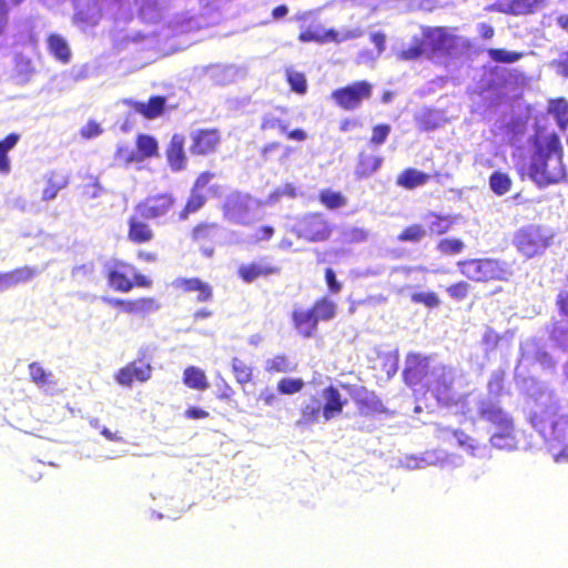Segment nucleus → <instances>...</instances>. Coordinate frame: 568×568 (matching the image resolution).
<instances>
[{
  "label": "nucleus",
  "instance_id": "f257e3e1",
  "mask_svg": "<svg viewBox=\"0 0 568 568\" xmlns=\"http://www.w3.org/2000/svg\"><path fill=\"white\" fill-rule=\"evenodd\" d=\"M529 176L540 187L559 183L566 176L562 146L556 135L537 143L530 160Z\"/></svg>",
  "mask_w": 568,
  "mask_h": 568
},
{
  "label": "nucleus",
  "instance_id": "f03ea898",
  "mask_svg": "<svg viewBox=\"0 0 568 568\" xmlns=\"http://www.w3.org/2000/svg\"><path fill=\"white\" fill-rule=\"evenodd\" d=\"M529 422L550 447L568 437V407L559 405L551 397L536 404Z\"/></svg>",
  "mask_w": 568,
  "mask_h": 568
},
{
  "label": "nucleus",
  "instance_id": "7ed1b4c3",
  "mask_svg": "<svg viewBox=\"0 0 568 568\" xmlns=\"http://www.w3.org/2000/svg\"><path fill=\"white\" fill-rule=\"evenodd\" d=\"M555 232L539 224H527L519 227L513 237V245L526 258L542 255L554 244Z\"/></svg>",
  "mask_w": 568,
  "mask_h": 568
},
{
  "label": "nucleus",
  "instance_id": "20e7f679",
  "mask_svg": "<svg viewBox=\"0 0 568 568\" xmlns=\"http://www.w3.org/2000/svg\"><path fill=\"white\" fill-rule=\"evenodd\" d=\"M256 207V201L248 194L234 192L225 200L224 216L233 223L247 225L255 220Z\"/></svg>",
  "mask_w": 568,
  "mask_h": 568
},
{
  "label": "nucleus",
  "instance_id": "39448f33",
  "mask_svg": "<svg viewBox=\"0 0 568 568\" xmlns=\"http://www.w3.org/2000/svg\"><path fill=\"white\" fill-rule=\"evenodd\" d=\"M292 231L297 237L314 243L328 240L332 226L322 214L312 213L300 217Z\"/></svg>",
  "mask_w": 568,
  "mask_h": 568
},
{
  "label": "nucleus",
  "instance_id": "423d86ee",
  "mask_svg": "<svg viewBox=\"0 0 568 568\" xmlns=\"http://www.w3.org/2000/svg\"><path fill=\"white\" fill-rule=\"evenodd\" d=\"M458 266L462 274L471 281L500 280L505 274L501 264L496 260H470L459 262Z\"/></svg>",
  "mask_w": 568,
  "mask_h": 568
},
{
  "label": "nucleus",
  "instance_id": "0eeeda50",
  "mask_svg": "<svg viewBox=\"0 0 568 568\" xmlns=\"http://www.w3.org/2000/svg\"><path fill=\"white\" fill-rule=\"evenodd\" d=\"M435 361L430 356H422L418 353H410L406 357L404 378L408 386H414L425 381L430 387V371Z\"/></svg>",
  "mask_w": 568,
  "mask_h": 568
},
{
  "label": "nucleus",
  "instance_id": "6e6552de",
  "mask_svg": "<svg viewBox=\"0 0 568 568\" xmlns=\"http://www.w3.org/2000/svg\"><path fill=\"white\" fill-rule=\"evenodd\" d=\"M372 95V85L366 81L355 82L333 91L332 98L345 110L357 109L364 99Z\"/></svg>",
  "mask_w": 568,
  "mask_h": 568
},
{
  "label": "nucleus",
  "instance_id": "1a4fd4ad",
  "mask_svg": "<svg viewBox=\"0 0 568 568\" xmlns=\"http://www.w3.org/2000/svg\"><path fill=\"white\" fill-rule=\"evenodd\" d=\"M103 273L113 290L120 292L132 290L131 275H134V266L119 260H109L103 265Z\"/></svg>",
  "mask_w": 568,
  "mask_h": 568
},
{
  "label": "nucleus",
  "instance_id": "9d476101",
  "mask_svg": "<svg viewBox=\"0 0 568 568\" xmlns=\"http://www.w3.org/2000/svg\"><path fill=\"white\" fill-rule=\"evenodd\" d=\"M374 369L378 371L379 379H389L398 369V352L397 349L385 351L373 349L368 355Z\"/></svg>",
  "mask_w": 568,
  "mask_h": 568
},
{
  "label": "nucleus",
  "instance_id": "9b49d317",
  "mask_svg": "<svg viewBox=\"0 0 568 568\" xmlns=\"http://www.w3.org/2000/svg\"><path fill=\"white\" fill-rule=\"evenodd\" d=\"M173 206V199L170 195L162 194L146 199L135 207V212L141 219L152 220L165 215Z\"/></svg>",
  "mask_w": 568,
  "mask_h": 568
},
{
  "label": "nucleus",
  "instance_id": "f8f14e48",
  "mask_svg": "<svg viewBox=\"0 0 568 568\" xmlns=\"http://www.w3.org/2000/svg\"><path fill=\"white\" fill-rule=\"evenodd\" d=\"M151 366L142 359L134 361L120 369L116 381L121 386L132 387L134 382H144L151 377Z\"/></svg>",
  "mask_w": 568,
  "mask_h": 568
},
{
  "label": "nucleus",
  "instance_id": "ddd939ff",
  "mask_svg": "<svg viewBox=\"0 0 568 568\" xmlns=\"http://www.w3.org/2000/svg\"><path fill=\"white\" fill-rule=\"evenodd\" d=\"M547 0H501L495 8L501 13L526 16L544 9Z\"/></svg>",
  "mask_w": 568,
  "mask_h": 568
},
{
  "label": "nucleus",
  "instance_id": "4468645a",
  "mask_svg": "<svg viewBox=\"0 0 568 568\" xmlns=\"http://www.w3.org/2000/svg\"><path fill=\"white\" fill-rule=\"evenodd\" d=\"M193 154L205 155L214 152L220 143V133L217 130H194L191 133Z\"/></svg>",
  "mask_w": 568,
  "mask_h": 568
},
{
  "label": "nucleus",
  "instance_id": "2eb2a0df",
  "mask_svg": "<svg viewBox=\"0 0 568 568\" xmlns=\"http://www.w3.org/2000/svg\"><path fill=\"white\" fill-rule=\"evenodd\" d=\"M497 430L491 435L490 443L499 449H510L516 445V429L514 419L509 416L495 425Z\"/></svg>",
  "mask_w": 568,
  "mask_h": 568
},
{
  "label": "nucleus",
  "instance_id": "dca6fc26",
  "mask_svg": "<svg viewBox=\"0 0 568 568\" xmlns=\"http://www.w3.org/2000/svg\"><path fill=\"white\" fill-rule=\"evenodd\" d=\"M40 271L37 267L23 266L11 272H0V292L10 290L21 283H27L37 276Z\"/></svg>",
  "mask_w": 568,
  "mask_h": 568
},
{
  "label": "nucleus",
  "instance_id": "f3484780",
  "mask_svg": "<svg viewBox=\"0 0 568 568\" xmlns=\"http://www.w3.org/2000/svg\"><path fill=\"white\" fill-rule=\"evenodd\" d=\"M162 38H168V34L162 37L155 29H148L139 31L129 37V41L141 50L160 52L162 50Z\"/></svg>",
  "mask_w": 568,
  "mask_h": 568
},
{
  "label": "nucleus",
  "instance_id": "a211bd4d",
  "mask_svg": "<svg viewBox=\"0 0 568 568\" xmlns=\"http://www.w3.org/2000/svg\"><path fill=\"white\" fill-rule=\"evenodd\" d=\"M478 415L481 419L493 424L494 426L509 417L500 406L499 400L495 398L480 400L478 405Z\"/></svg>",
  "mask_w": 568,
  "mask_h": 568
},
{
  "label": "nucleus",
  "instance_id": "6ab92c4d",
  "mask_svg": "<svg viewBox=\"0 0 568 568\" xmlns=\"http://www.w3.org/2000/svg\"><path fill=\"white\" fill-rule=\"evenodd\" d=\"M425 45H430L434 50L448 51L454 44V37L446 28L428 29L424 33Z\"/></svg>",
  "mask_w": 568,
  "mask_h": 568
},
{
  "label": "nucleus",
  "instance_id": "aec40b11",
  "mask_svg": "<svg viewBox=\"0 0 568 568\" xmlns=\"http://www.w3.org/2000/svg\"><path fill=\"white\" fill-rule=\"evenodd\" d=\"M136 151H131L126 156V162H141L145 158L153 156L158 153V142L154 138L140 134L136 140Z\"/></svg>",
  "mask_w": 568,
  "mask_h": 568
},
{
  "label": "nucleus",
  "instance_id": "412c9836",
  "mask_svg": "<svg viewBox=\"0 0 568 568\" xmlns=\"http://www.w3.org/2000/svg\"><path fill=\"white\" fill-rule=\"evenodd\" d=\"M168 162L172 170L180 171L185 168L186 156L184 152V138L174 134L166 150Z\"/></svg>",
  "mask_w": 568,
  "mask_h": 568
},
{
  "label": "nucleus",
  "instance_id": "4be33fe9",
  "mask_svg": "<svg viewBox=\"0 0 568 568\" xmlns=\"http://www.w3.org/2000/svg\"><path fill=\"white\" fill-rule=\"evenodd\" d=\"M456 375V371L453 367L435 363L430 371V385L436 383L437 390L440 388L448 390L453 386Z\"/></svg>",
  "mask_w": 568,
  "mask_h": 568
},
{
  "label": "nucleus",
  "instance_id": "5701e85b",
  "mask_svg": "<svg viewBox=\"0 0 568 568\" xmlns=\"http://www.w3.org/2000/svg\"><path fill=\"white\" fill-rule=\"evenodd\" d=\"M176 288L185 292H199L197 301L206 302L212 298V288L209 284L202 282L200 278H176L173 283Z\"/></svg>",
  "mask_w": 568,
  "mask_h": 568
},
{
  "label": "nucleus",
  "instance_id": "b1692460",
  "mask_svg": "<svg viewBox=\"0 0 568 568\" xmlns=\"http://www.w3.org/2000/svg\"><path fill=\"white\" fill-rule=\"evenodd\" d=\"M432 399L436 400L440 406L447 408H455L456 414L465 415L469 410L466 403L465 395H459L458 398H453L454 393H429Z\"/></svg>",
  "mask_w": 568,
  "mask_h": 568
},
{
  "label": "nucleus",
  "instance_id": "393cba45",
  "mask_svg": "<svg viewBox=\"0 0 568 568\" xmlns=\"http://www.w3.org/2000/svg\"><path fill=\"white\" fill-rule=\"evenodd\" d=\"M293 322L296 329L305 337H310L312 335L318 323L312 310L295 311L293 313Z\"/></svg>",
  "mask_w": 568,
  "mask_h": 568
},
{
  "label": "nucleus",
  "instance_id": "a878e982",
  "mask_svg": "<svg viewBox=\"0 0 568 568\" xmlns=\"http://www.w3.org/2000/svg\"><path fill=\"white\" fill-rule=\"evenodd\" d=\"M129 239L134 243H145L153 239V232L150 226L136 216H131L129 221Z\"/></svg>",
  "mask_w": 568,
  "mask_h": 568
},
{
  "label": "nucleus",
  "instance_id": "bb28decb",
  "mask_svg": "<svg viewBox=\"0 0 568 568\" xmlns=\"http://www.w3.org/2000/svg\"><path fill=\"white\" fill-rule=\"evenodd\" d=\"M160 307L161 305L155 298L143 297L130 301V304H126V313L146 316L158 312Z\"/></svg>",
  "mask_w": 568,
  "mask_h": 568
},
{
  "label": "nucleus",
  "instance_id": "cd10ccee",
  "mask_svg": "<svg viewBox=\"0 0 568 568\" xmlns=\"http://www.w3.org/2000/svg\"><path fill=\"white\" fill-rule=\"evenodd\" d=\"M48 49L55 59L63 63L70 61L71 51L68 42L59 34H51L48 38Z\"/></svg>",
  "mask_w": 568,
  "mask_h": 568
},
{
  "label": "nucleus",
  "instance_id": "c85d7f7f",
  "mask_svg": "<svg viewBox=\"0 0 568 568\" xmlns=\"http://www.w3.org/2000/svg\"><path fill=\"white\" fill-rule=\"evenodd\" d=\"M278 270L275 267H271L263 263H252L247 265H242L239 270L240 276L245 282H253L255 278L262 275L277 273Z\"/></svg>",
  "mask_w": 568,
  "mask_h": 568
},
{
  "label": "nucleus",
  "instance_id": "c756f323",
  "mask_svg": "<svg viewBox=\"0 0 568 568\" xmlns=\"http://www.w3.org/2000/svg\"><path fill=\"white\" fill-rule=\"evenodd\" d=\"M382 162L383 159L381 156L361 153L356 174L359 178H368L379 169Z\"/></svg>",
  "mask_w": 568,
  "mask_h": 568
},
{
  "label": "nucleus",
  "instance_id": "7c9ffc66",
  "mask_svg": "<svg viewBox=\"0 0 568 568\" xmlns=\"http://www.w3.org/2000/svg\"><path fill=\"white\" fill-rule=\"evenodd\" d=\"M29 375L38 387H50L55 385L54 375L50 371H45L38 362L29 365Z\"/></svg>",
  "mask_w": 568,
  "mask_h": 568
},
{
  "label": "nucleus",
  "instance_id": "2f4dec72",
  "mask_svg": "<svg viewBox=\"0 0 568 568\" xmlns=\"http://www.w3.org/2000/svg\"><path fill=\"white\" fill-rule=\"evenodd\" d=\"M333 34V29H325L321 24L311 26L305 31H303L298 39L302 42H318V43H327L331 42V36Z\"/></svg>",
  "mask_w": 568,
  "mask_h": 568
},
{
  "label": "nucleus",
  "instance_id": "473e14b6",
  "mask_svg": "<svg viewBox=\"0 0 568 568\" xmlns=\"http://www.w3.org/2000/svg\"><path fill=\"white\" fill-rule=\"evenodd\" d=\"M140 4V17L142 20L155 23L162 17V6L159 0H135Z\"/></svg>",
  "mask_w": 568,
  "mask_h": 568
},
{
  "label": "nucleus",
  "instance_id": "72a5a7b5",
  "mask_svg": "<svg viewBox=\"0 0 568 568\" xmlns=\"http://www.w3.org/2000/svg\"><path fill=\"white\" fill-rule=\"evenodd\" d=\"M429 180V175L415 169L405 170L397 179V184L406 189H414L424 185Z\"/></svg>",
  "mask_w": 568,
  "mask_h": 568
},
{
  "label": "nucleus",
  "instance_id": "f704fd0d",
  "mask_svg": "<svg viewBox=\"0 0 568 568\" xmlns=\"http://www.w3.org/2000/svg\"><path fill=\"white\" fill-rule=\"evenodd\" d=\"M209 73L217 84L225 85L236 79L239 69L234 65H214Z\"/></svg>",
  "mask_w": 568,
  "mask_h": 568
},
{
  "label": "nucleus",
  "instance_id": "c9c22d12",
  "mask_svg": "<svg viewBox=\"0 0 568 568\" xmlns=\"http://www.w3.org/2000/svg\"><path fill=\"white\" fill-rule=\"evenodd\" d=\"M523 351L524 357H526V359H528V354L530 353V351H532V359L538 362L544 368H552L555 366L552 357L545 349L539 347L538 344L534 341L531 344L527 343L523 347Z\"/></svg>",
  "mask_w": 568,
  "mask_h": 568
},
{
  "label": "nucleus",
  "instance_id": "e433bc0d",
  "mask_svg": "<svg viewBox=\"0 0 568 568\" xmlns=\"http://www.w3.org/2000/svg\"><path fill=\"white\" fill-rule=\"evenodd\" d=\"M164 104V98L153 97L146 104L143 102L135 103V110L143 114L145 118L153 119L162 112Z\"/></svg>",
  "mask_w": 568,
  "mask_h": 568
},
{
  "label": "nucleus",
  "instance_id": "4c0bfd02",
  "mask_svg": "<svg viewBox=\"0 0 568 568\" xmlns=\"http://www.w3.org/2000/svg\"><path fill=\"white\" fill-rule=\"evenodd\" d=\"M418 128L423 131H430L438 126L440 116L436 111L429 109H422L416 114Z\"/></svg>",
  "mask_w": 568,
  "mask_h": 568
},
{
  "label": "nucleus",
  "instance_id": "58836bf2",
  "mask_svg": "<svg viewBox=\"0 0 568 568\" xmlns=\"http://www.w3.org/2000/svg\"><path fill=\"white\" fill-rule=\"evenodd\" d=\"M489 186L497 195L506 194L511 186L510 178L501 172H494L489 178Z\"/></svg>",
  "mask_w": 568,
  "mask_h": 568
},
{
  "label": "nucleus",
  "instance_id": "ea45409f",
  "mask_svg": "<svg viewBox=\"0 0 568 568\" xmlns=\"http://www.w3.org/2000/svg\"><path fill=\"white\" fill-rule=\"evenodd\" d=\"M184 383L190 388H206V377L203 371L196 367H189L184 372Z\"/></svg>",
  "mask_w": 568,
  "mask_h": 568
},
{
  "label": "nucleus",
  "instance_id": "a19ab883",
  "mask_svg": "<svg viewBox=\"0 0 568 568\" xmlns=\"http://www.w3.org/2000/svg\"><path fill=\"white\" fill-rule=\"evenodd\" d=\"M295 368V364L284 355H277L265 362V369L267 372L287 373Z\"/></svg>",
  "mask_w": 568,
  "mask_h": 568
},
{
  "label": "nucleus",
  "instance_id": "79ce46f5",
  "mask_svg": "<svg viewBox=\"0 0 568 568\" xmlns=\"http://www.w3.org/2000/svg\"><path fill=\"white\" fill-rule=\"evenodd\" d=\"M68 184V180L64 176L51 175L48 180V185L42 192L43 201H51L57 197L58 192L64 189Z\"/></svg>",
  "mask_w": 568,
  "mask_h": 568
},
{
  "label": "nucleus",
  "instance_id": "37998d69",
  "mask_svg": "<svg viewBox=\"0 0 568 568\" xmlns=\"http://www.w3.org/2000/svg\"><path fill=\"white\" fill-rule=\"evenodd\" d=\"M335 310L336 305L324 298L317 302L312 311L314 312L317 321H328L335 316Z\"/></svg>",
  "mask_w": 568,
  "mask_h": 568
},
{
  "label": "nucleus",
  "instance_id": "c03bdc74",
  "mask_svg": "<svg viewBox=\"0 0 568 568\" xmlns=\"http://www.w3.org/2000/svg\"><path fill=\"white\" fill-rule=\"evenodd\" d=\"M364 34L362 28H341L339 30L333 29V34L331 36V42L341 43L347 40H353L361 38Z\"/></svg>",
  "mask_w": 568,
  "mask_h": 568
},
{
  "label": "nucleus",
  "instance_id": "a18cd8bd",
  "mask_svg": "<svg viewBox=\"0 0 568 568\" xmlns=\"http://www.w3.org/2000/svg\"><path fill=\"white\" fill-rule=\"evenodd\" d=\"M551 338L560 348L568 352V322L556 323L551 331Z\"/></svg>",
  "mask_w": 568,
  "mask_h": 568
},
{
  "label": "nucleus",
  "instance_id": "49530a36",
  "mask_svg": "<svg viewBox=\"0 0 568 568\" xmlns=\"http://www.w3.org/2000/svg\"><path fill=\"white\" fill-rule=\"evenodd\" d=\"M488 55L491 60L501 63H513L521 58V53L508 51L505 49H489Z\"/></svg>",
  "mask_w": 568,
  "mask_h": 568
},
{
  "label": "nucleus",
  "instance_id": "de8ad7c7",
  "mask_svg": "<svg viewBox=\"0 0 568 568\" xmlns=\"http://www.w3.org/2000/svg\"><path fill=\"white\" fill-rule=\"evenodd\" d=\"M426 235V231L420 225H410L405 229L399 235L398 241L400 242H419Z\"/></svg>",
  "mask_w": 568,
  "mask_h": 568
},
{
  "label": "nucleus",
  "instance_id": "09e8293b",
  "mask_svg": "<svg viewBox=\"0 0 568 568\" xmlns=\"http://www.w3.org/2000/svg\"><path fill=\"white\" fill-rule=\"evenodd\" d=\"M262 130H278L280 132L284 133L288 129V123L281 120L273 113H267L262 119L261 124Z\"/></svg>",
  "mask_w": 568,
  "mask_h": 568
},
{
  "label": "nucleus",
  "instance_id": "8fccbe9b",
  "mask_svg": "<svg viewBox=\"0 0 568 568\" xmlns=\"http://www.w3.org/2000/svg\"><path fill=\"white\" fill-rule=\"evenodd\" d=\"M233 372L236 381L240 384L247 383L252 377V368L247 366L243 361L234 358L232 363Z\"/></svg>",
  "mask_w": 568,
  "mask_h": 568
},
{
  "label": "nucleus",
  "instance_id": "3c124183",
  "mask_svg": "<svg viewBox=\"0 0 568 568\" xmlns=\"http://www.w3.org/2000/svg\"><path fill=\"white\" fill-rule=\"evenodd\" d=\"M287 81L292 88L293 91L297 93H305L306 92V79L303 73L294 71V70H287L286 71Z\"/></svg>",
  "mask_w": 568,
  "mask_h": 568
},
{
  "label": "nucleus",
  "instance_id": "603ef678",
  "mask_svg": "<svg viewBox=\"0 0 568 568\" xmlns=\"http://www.w3.org/2000/svg\"><path fill=\"white\" fill-rule=\"evenodd\" d=\"M454 437L457 439L458 445L467 450H469L471 454H474L478 448L479 444L476 439L467 435L462 429H454L452 430Z\"/></svg>",
  "mask_w": 568,
  "mask_h": 568
},
{
  "label": "nucleus",
  "instance_id": "864d4df0",
  "mask_svg": "<svg viewBox=\"0 0 568 568\" xmlns=\"http://www.w3.org/2000/svg\"><path fill=\"white\" fill-rule=\"evenodd\" d=\"M205 201H206V199L203 194H201L197 191L192 190L191 197L189 199V201L185 205V209L181 214V219H186L189 213L196 212L199 209H201L204 205Z\"/></svg>",
  "mask_w": 568,
  "mask_h": 568
},
{
  "label": "nucleus",
  "instance_id": "5fc2aeb1",
  "mask_svg": "<svg viewBox=\"0 0 568 568\" xmlns=\"http://www.w3.org/2000/svg\"><path fill=\"white\" fill-rule=\"evenodd\" d=\"M321 201L328 209H338L346 204L345 197L341 193L324 191L321 193Z\"/></svg>",
  "mask_w": 568,
  "mask_h": 568
},
{
  "label": "nucleus",
  "instance_id": "6e6d98bb",
  "mask_svg": "<svg viewBox=\"0 0 568 568\" xmlns=\"http://www.w3.org/2000/svg\"><path fill=\"white\" fill-rule=\"evenodd\" d=\"M426 52V45L424 41L416 42L407 49L399 52L398 59L400 60H416Z\"/></svg>",
  "mask_w": 568,
  "mask_h": 568
},
{
  "label": "nucleus",
  "instance_id": "4d7b16f0",
  "mask_svg": "<svg viewBox=\"0 0 568 568\" xmlns=\"http://www.w3.org/2000/svg\"><path fill=\"white\" fill-rule=\"evenodd\" d=\"M463 248L464 243L457 239H445L438 243V250L444 254H458Z\"/></svg>",
  "mask_w": 568,
  "mask_h": 568
},
{
  "label": "nucleus",
  "instance_id": "13d9d810",
  "mask_svg": "<svg viewBox=\"0 0 568 568\" xmlns=\"http://www.w3.org/2000/svg\"><path fill=\"white\" fill-rule=\"evenodd\" d=\"M432 217L434 220L430 221L429 225H428L430 232L440 235V234L446 233L449 230L452 221L448 217H446V216H438V215H435V214H432Z\"/></svg>",
  "mask_w": 568,
  "mask_h": 568
},
{
  "label": "nucleus",
  "instance_id": "bf43d9fd",
  "mask_svg": "<svg viewBox=\"0 0 568 568\" xmlns=\"http://www.w3.org/2000/svg\"><path fill=\"white\" fill-rule=\"evenodd\" d=\"M550 68L559 75L568 78V50L550 62Z\"/></svg>",
  "mask_w": 568,
  "mask_h": 568
},
{
  "label": "nucleus",
  "instance_id": "052dcab7",
  "mask_svg": "<svg viewBox=\"0 0 568 568\" xmlns=\"http://www.w3.org/2000/svg\"><path fill=\"white\" fill-rule=\"evenodd\" d=\"M412 301L415 303H422L428 307H436L440 303L438 296L433 292L414 293L412 295Z\"/></svg>",
  "mask_w": 568,
  "mask_h": 568
},
{
  "label": "nucleus",
  "instance_id": "680f3d73",
  "mask_svg": "<svg viewBox=\"0 0 568 568\" xmlns=\"http://www.w3.org/2000/svg\"><path fill=\"white\" fill-rule=\"evenodd\" d=\"M367 239V232L359 227H351L343 232V241L346 243H359Z\"/></svg>",
  "mask_w": 568,
  "mask_h": 568
},
{
  "label": "nucleus",
  "instance_id": "e2e57ef3",
  "mask_svg": "<svg viewBox=\"0 0 568 568\" xmlns=\"http://www.w3.org/2000/svg\"><path fill=\"white\" fill-rule=\"evenodd\" d=\"M470 285L467 282H459L457 284L450 285L447 288L448 295L456 300V301H463L468 295Z\"/></svg>",
  "mask_w": 568,
  "mask_h": 568
},
{
  "label": "nucleus",
  "instance_id": "0e129e2a",
  "mask_svg": "<svg viewBox=\"0 0 568 568\" xmlns=\"http://www.w3.org/2000/svg\"><path fill=\"white\" fill-rule=\"evenodd\" d=\"M390 132V126L388 124H379L373 128V134L371 138V143L375 145H382L388 134Z\"/></svg>",
  "mask_w": 568,
  "mask_h": 568
},
{
  "label": "nucleus",
  "instance_id": "69168bd1",
  "mask_svg": "<svg viewBox=\"0 0 568 568\" xmlns=\"http://www.w3.org/2000/svg\"><path fill=\"white\" fill-rule=\"evenodd\" d=\"M295 197V187L292 184H286L283 187L275 190L268 197L270 203L277 202L282 196Z\"/></svg>",
  "mask_w": 568,
  "mask_h": 568
},
{
  "label": "nucleus",
  "instance_id": "338daca9",
  "mask_svg": "<svg viewBox=\"0 0 568 568\" xmlns=\"http://www.w3.org/2000/svg\"><path fill=\"white\" fill-rule=\"evenodd\" d=\"M304 386V383L302 379L298 378H284L280 382L277 390L284 392V390H301V388Z\"/></svg>",
  "mask_w": 568,
  "mask_h": 568
},
{
  "label": "nucleus",
  "instance_id": "774afa93",
  "mask_svg": "<svg viewBox=\"0 0 568 568\" xmlns=\"http://www.w3.org/2000/svg\"><path fill=\"white\" fill-rule=\"evenodd\" d=\"M102 132L100 124L90 121L81 129V135L85 139L98 136Z\"/></svg>",
  "mask_w": 568,
  "mask_h": 568
}]
</instances>
